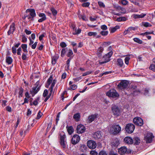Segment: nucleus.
Listing matches in <instances>:
<instances>
[{
  "instance_id": "f257e3e1",
  "label": "nucleus",
  "mask_w": 155,
  "mask_h": 155,
  "mask_svg": "<svg viewBox=\"0 0 155 155\" xmlns=\"http://www.w3.org/2000/svg\"><path fill=\"white\" fill-rule=\"evenodd\" d=\"M53 79L52 76L51 75V76L48 79L45 86L46 87L48 88V87L50 84L52 83L51 87L49 89V90L50 91V92L49 95L50 96L51 95L52 92H53V88L54 87L56 82L55 79L53 80Z\"/></svg>"
},
{
  "instance_id": "f03ea898",
  "label": "nucleus",
  "mask_w": 155,
  "mask_h": 155,
  "mask_svg": "<svg viewBox=\"0 0 155 155\" xmlns=\"http://www.w3.org/2000/svg\"><path fill=\"white\" fill-rule=\"evenodd\" d=\"M106 95L110 97L116 99H117L119 96L118 93L116 90L114 89H110L109 91L107 92Z\"/></svg>"
},
{
  "instance_id": "7ed1b4c3",
  "label": "nucleus",
  "mask_w": 155,
  "mask_h": 155,
  "mask_svg": "<svg viewBox=\"0 0 155 155\" xmlns=\"http://www.w3.org/2000/svg\"><path fill=\"white\" fill-rule=\"evenodd\" d=\"M112 54L113 52L111 51L105 55L102 58V60L103 61L102 62L99 61V64H102L109 61H110V58L112 56Z\"/></svg>"
},
{
  "instance_id": "20e7f679",
  "label": "nucleus",
  "mask_w": 155,
  "mask_h": 155,
  "mask_svg": "<svg viewBox=\"0 0 155 155\" xmlns=\"http://www.w3.org/2000/svg\"><path fill=\"white\" fill-rule=\"evenodd\" d=\"M121 127L118 125L114 124L111 127L110 130L114 134H117L121 131Z\"/></svg>"
},
{
  "instance_id": "39448f33",
  "label": "nucleus",
  "mask_w": 155,
  "mask_h": 155,
  "mask_svg": "<svg viewBox=\"0 0 155 155\" xmlns=\"http://www.w3.org/2000/svg\"><path fill=\"white\" fill-rule=\"evenodd\" d=\"M129 84V82L126 80H122L118 85L119 89L122 90L127 88Z\"/></svg>"
},
{
  "instance_id": "423d86ee",
  "label": "nucleus",
  "mask_w": 155,
  "mask_h": 155,
  "mask_svg": "<svg viewBox=\"0 0 155 155\" xmlns=\"http://www.w3.org/2000/svg\"><path fill=\"white\" fill-rule=\"evenodd\" d=\"M135 128V126L132 124H128L125 127L126 131L128 133H132L133 132Z\"/></svg>"
},
{
  "instance_id": "0eeeda50",
  "label": "nucleus",
  "mask_w": 155,
  "mask_h": 155,
  "mask_svg": "<svg viewBox=\"0 0 155 155\" xmlns=\"http://www.w3.org/2000/svg\"><path fill=\"white\" fill-rule=\"evenodd\" d=\"M112 110L114 115L118 116L120 114V110L117 106L115 105L113 106L112 107Z\"/></svg>"
},
{
  "instance_id": "6e6552de",
  "label": "nucleus",
  "mask_w": 155,
  "mask_h": 155,
  "mask_svg": "<svg viewBox=\"0 0 155 155\" xmlns=\"http://www.w3.org/2000/svg\"><path fill=\"white\" fill-rule=\"evenodd\" d=\"M133 122L136 125L139 126H142L143 124V120L140 117H136L134 118L133 120Z\"/></svg>"
},
{
  "instance_id": "1a4fd4ad",
  "label": "nucleus",
  "mask_w": 155,
  "mask_h": 155,
  "mask_svg": "<svg viewBox=\"0 0 155 155\" xmlns=\"http://www.w3.org/2000/svg\"><path fill=\"white\" fill-rule=\"evenodd\" d=\"M87 144L88 147L91 149H95L97 146L96 143L92 140L88 141L87 142Z\"/></svg>"
},
{
  "instance_id": "9d476101",
  "label": "nucleus",
  "mask_w": 155,
  "mask_h": 155,
  "mask_svg": "<svg viewBox=\"0 0 155 155\" xmlns=\"http://www.w3.org/2000/svg\"><path fill=\"white\" fill-rule=\"evenodd\" d=\"M80 140V137L78 135H74L71 139V143L73 145H75Z\"/></svg>"
},
{
  "instance_id": "9b49d317",
  "label": "nucleus",
  "mask_w": 155,
  "mask_h": 155,
  "mask_svg": "<svg viewBox=\"0 0 155 155\" xmlns=\"http://www.w3.org/2000/svg\"><path fill=\"white\" fill-rule=\"evenodd\" d=\"M154 137L153 134L151 133H148L145 139L146 143H151L152 140V138Z\"/></svg>"
},
{
  "instance_id": "f8f14e48",
  "label": "nucleus",
  "mask_w": 155,
  "mask_h": 155,
  "mask_svg": "<svg viewBox=\"0 0 155 155\" xmlns=\"http://www.w3.org/2000/svg\"><path fill=\"white\" fill-rule=\"evenodd\" d=\"M118 151L119 153L121 155L124 154L126 153H130V151L127 150V148L125 147H122L119 148Z\"/></svg>"
},
{
  "instance_id": "ddd939ff",
  "label": "nucleus",
  "mask_w": 155,
  "mask_h": 155,
  "mask_svg": "<svg viewBox=\"0 0 155 155\" xmlns=\"http://www.w3.org/2000/svg\"><path fill=\"white\" fill-rule=\"evenodd\" d=\"M85 130V127L82 125L80 124L77 126V133L78 134H81L84 133Z\"/></svg>"
},
{
  "instance_id": "4468645a",
  "label": "nucleus",
  "mask_w": 155,
  "mask_h": 155,
  "mask_svg": "<svg viewBox=\"0 0 155 155\" xmlns=\"http://www.w3.org/2000/svg\"><path fill=\"white\" fill-rule=\"evenodd\" d=\"M36 84L37 86L33 87L32 90L30 91L31 94L32 95V96H34V95L36 94L39 91L40 86H39L37 87L38 86V84L37 83H36Z\"/></svg>"
},
{
  "instance_id": "2eb2a0df",
  "label": "nucleus",
  "mask_w": 155,
  "mask_h": 155,
  "mask_svg": "<svg viewBox=\"0 0 155 155\" xmlns=\"http://www.w3.org/2000/svg\"><path fill=\"white\" fill-rule=\"evenodd\" d=\"M136 87V86H135L134 87H132L131 88V90L132 92L130 93V95L132 94L133 95H137L140 93V91L138 89H135Z\"/></svg>"
},
{
  "instance_id": "dca6fc26",
  "label": "nucleus",
  "mask_w": 155,
  "mask_h": 155,
  "mask_svg": "<svg viewBox=\"0 0 155 155\" xmlns=\"http://www.w3.org/2000/svg\"><path fill=\"white\" fill-rule=\"evenodd\" d=\"M97 114H92L88 117V120L89 123L92 122L97 116Z\"/></svg>"
},
{
  "instance_id": "f3484780",
  "label": "nucleus",
  "mask_w": 155,
  "mask_h": 155,
  "mask_svg": "<svg viewBox=\"0 0 155 155\" xmlns=\"http://www.w3.org/2000/svg\"><path fill=\"white\" fill-rule=\"evenodd\" d=\"M125 142L128 144H131L133 142L132 139L130 137H126L124 139Z\"/></svg>"
},
{
  "instance_id": "a211bd4d",
  "label": "nucleus",
  "mask_w": 155,
  "mask_h": 155,
  "mask_svg": "<svg viewBox=\"0 0 155 155\" xmlns=\"http://www.w3.org/2000/svg\"><path fill=\"white\" fill-rule=\"evenodd\" d=\"M26 12H30V15L31 17H35L36 16L35 10L34 9H30L26 10Z\"/></svg>"
},
{
  "instance_id": "6ab92c4d",
  "label": "nucleus",
  "mask_w": 155,
  "mask_h": 155,
  "mask_svg": "<svg viewBox=\"0 0 155 155\" xmlns=\"http://www.w3.org/2000/svg\"><path fill=\"white\" fill-rule=\"evenodd\" d=\"M102 133L101 131H97L95 133L94 137L95 138L99 139L102 137Z\"/></svg>"
},
{
  "instance_id": "aec40b11",
  "label": "nucleus",
  "mask_w": 155,
  "mask_h": 155,
  "mask_svg": "<svg viewBox=\"0 0 155 155\" xmlns=\"http://www.w3.org/2000/svg\"><path fill=\"white\" fill-rule=\"evenodd\" d=\"M80 117V115L79 113H77L74 114L73 116V118L75 120L78 121L79 120Z\"/></svg>"
},
{
  "instance_id": "412c9836",
  "label": "nucleus",
  "mask_w": 155,
  "mask_h": 155,
  "mask_svg": "<svg viewBox=\"0 0 155 155\" xmlns=\"http://www.w3.org/2000/svg\"><path fill=\"white\" fill-rule=\"evenodd\" d=\"M133 142L134 143V144L138 145L140 142V140L138 137H135L134 139Z\"/></svg>"
},
{
  "instance_id": "4be33fe9",
  "label": "nucleus",
  "mask_w": 155,
  "mask_h": 155,
  "mask_svg": "<svg viewBox=\"0 0 155 155\" xmlns=\"http://www.w3.org/2000/svg\"><path fill=\"white\" fill-rule=\"evenodd\" d=\"M146 15L145 14L142 13L140 15H135L134 16V17L135 18H142L145 16Z\"/></svg>"
},
{
  "instance_id": "5701e85b",
  "label": "nucleus",
  "mask_w": 155,
  "mask_h": 155,
  "mask_svg": "<svg viewBox=\"0 0 155 155\" xmlns=\"http://www.w3.org/2000/svg\"><path fill=\"white\" fill-rule=\"evenodd\" d=\"M12 61V58L10 57H7L6 58V62L8 64H11Z\"/></svg>"
},
{
  "instance_id": "b1692460",
  "label": "nucleus",
  "mask_w": 155,
  "mask_h": 155,
  "mask_svg": "<svg viewBox=\"0 0 155 155\" xmlns=\"http://www.w3.org/2000/svg\"><path fill=\"white\" fill-rule=\"evenodd\" d=\"M100 33L103 36H106L107 35L108 32L107 31L102 30L100 32Z\"/></svg>"
},
{
  "instance_id": "393cba45",
  "label": "nucleus",
  "mask_w": 155,
  "mask_h": 155,
  "mask_svg": "<svg viewBox=\"0 0 155 155\" xmlns=\"http://www.w3.org/2000/svg\"><path fill=\"white\" fill-rule=\"evenodd\" d=\"M118 64L121 67H122L123 64V62L121 58H119L117 59Z\"/></svg>"
},
{
  "instance_id": "a878e982",
  "label": "nucleus",
  "mask_w": 155,
  "mask_h": 155,
  "mask_svg": "<svg viewBox=\"0 0 155 155\" xmlns=\"http://www.w3.org/2000/svg\"><path fill=\"white\" fill-rule=\"evenodd\" d=\"M15 29V24L14 23H13L11 25L9 30L12 31V33L14 32Z\"/></svg>"
},
{
  "instance_id": "bb28decb",
  "label": "nucleus",
  "mask_w": 155,
  "mask_h": 155,
  "mask_svg": "<svg viewBox=\"0 0 155 155\" xmlns=\"http://www.w3.org/2000/svg\"><path fill=\"white\" fill-rule=\"evenodd\" d=\"M134 40L135 42H137L139 44H141L142 43V40L138 38H134Z\"/></svg>"
},
{
  "instance_id": "cd10ccee",
  "label": "nucleus",
  "mask_w": 155,
  "mask_h": 155,
  "mask_svg": "<svg viewBox=\"0 0 155 155\" xmlns=\"http://www.w3.org/2000/svg\"><path fill=\"white\" fill-rule=\"evenodd\" d=\"M68 131L69 134H71L73 132V129L71 127H69L68 129Z\"/></svg>"
},
{
  "instance_id": "c85d7f7f",
  "label": "nucleus",
  "mask_w": 155,
  "mask_h": 155,
  "mask_svg": "<svg viewBox=\"0 0 155 155\" xmlns=\"http://www.w3.org/2000/svg\"><path fill=\"white\" fill-rule=\"evenodd\" d=\"M66 137L65 135L64 134H63L62 135L61 134L60 135V141H65V138Z\"/></svg>"
},
{
  "instance_id": "c756f323",
  "label": "nucleus",
  "mask_w": 155,
  "mask_h": 155,
  "mask_svg": "<svg viewBox=\"0 0 155 155\" xmlns=\"http://www.w3.org/2000/svg\"><path fill=\"white\" fill-rule=\"evenodd\" d=\"M51 11L52 12V13L53 15H55L57 14V12L56 11V10L55 9V8H51Z\"/></svg>"
},
{
  "instance_id": "7c9ffc66",
  "label": "nucleus",
  "mask_w": 155,
  "mask_h": 155,
  "mask_svg": "<svg viewBox=\"0 0 155 155\" xmlns=\"http://www.w3.org/2000/svg\"><path fill=\"white\" fill-rule=\"evenodd\" d=\"M97 35V33L96 32H89L88 33V35L89 36H93L94 37L95 36Z\"/></svg>"
},
{
  "instance_id": "2f4dec72",
  "label": "nucleus",
  "mask_w": 155,
  "mask_h": 155,
  "mask_svg": "<svg viewBox=\"0 0 155 155\" xmlns=\"http://www.w3.org/2000/svg\"><path fill=\"white\" fill-rule=\"evenodd\" d=\"M90 5V3L89 2H87L83 3L82 4V6L83 7H88Z\"/></svg>"
},
{
  "instance_id": "473e14b6",
  "label": "nucleus",
  "mask_w": 155,
  "mask_h": 155,
  "mask_svg": "<svg viewBox=\"0 0 155 155\" xmlns=\"http://www.w3.org/2000/svg\"><path fill=\"white\" fill-rule=\"evenodd\" d=\"M98 4L100 7L104 8L105 7L104 4L102 2H101V1L98 2Z\"/></svg>"
},
{
  "instance_id": "72a5a7b5",
  "label": "nucleus",
  "mask_w": 155,
  "mask_h": 155,
  "mask_svg": "<svg viewBox=\"0 0 155 155\" xmlns=\"http://www.w3.org/2000/svg\"><path fill=\"white\" fill-rule=\"evenodd\" d=\"M143 25L145 27H150L152 26L150 24L147 22L143 23Z\"/></svg>"
},
{
  "instance_id": "f704fd0d",
  "label": "nucleus",
  "mask_w": 155,
  "mask_h": 155,
  "mask_svg": "<svg viewBox=\"0 0 155 155\" xmlns=\"http://www.w3.org/2000/svg\"><path fill=\"white\" fill-rule=\"evenodd\" d=\"M73 54V52L71 50L69 49L68 51V52L67 54V56L68 57H71Z\"/></svg>"
},
{
  "instance_id": "c9c22d12",
  "label": "nucleus",
  "mask_w": 155,
  "mask_h": 155,
  "mask_svg": "<svg viewBox=\"0 0 155 155\" xmlns=\"http://www.w3.org/2000/svg\"><path fill=\"white\" fill-rule=\"evenodd\" d=\"M66 52V48H63L62 49L61 53V56L63 57L64 55L65 54Z\"/></svg>"
},
{
  "instance_id": "e433bc0d",
  "label": "nucleus",
  "mask_w": 155,
  "mask_h": 155,
  "mask_svg": "<svg viewBox=\"0 0 155 155\" xmlns=\"http://www.w3.org/2000/svg\"><path fill=\"white\" fill-rule=\"evenodd\" d=\"M60 144L61 146L63 148H65L66 147V141H61Z\"/></svg>"
},
{
  "instance_id": "4c0bfd02",
  "label": "nucleus",
  "mask_w": 155,
  "mask_h": 155,
  "mask_svg": "<svg viewBox=\"0 0 155 155\" xmlns=\"http://www.w3.org/2000/svg\"><path fill=\"white\" fill-rule=\"evenodd\" d=\"M22 41L23 43L26 42L27 41V38L25 36V35H22Z\"/></svg>"
},
{
  "instance_id": "58836bf2",
  "label": "nucleus",
  "mask_w": 155,
  "mask_h": 155,
  "mask_svg": "<svg viewBox=\"0 0 155 155\" xmlns=\"http://www.w3.org/2000/svg\"><path fill=\"white\" fill-rule=\"evenodd\" d=\"M118 28H119V26H116L115 27L112 28L110 31V32L113 33Z\"/></svg>"
},
{
  "instance_id": "ea45409f",
  "label": "nucleus",
  "mask_w": 155,
  "mask_h": 155,
  "mask_svg": "<svg viewBox=\"0 0 155 155\" xmlns=\"http://www.w3.org/2000/svg\"><path fill=\"white\" fill-rule=\"evenodd\" d=\"M101 28L103 30H106L107 29V26L105 25H103L101 26Z\"/></svg>"
},
{
  "instance_id": "a19ab883",
  "label": "nucleus",
  "mask_w": 155,
  "mask_h": 155,
  "mask_svg": "<svg viewBox=\"0 0 155 155\" xmlns=\"http://www.w3.org/2000/svg\"><path fill=\"white\" fill-rule=\"evenodd\" d=\"M42 115V114L41 113V112L40 111H39L36 117V119H39L41 117Z\"/></svg>"
},
{
  "instance_id": "79ce46f5",
  "label": "nucleus",
  "mask_w": 155,
  "mask_h": 155,
  "mask_svg": "<svg viewBox=\"0 0 155 155\" xmlns=\"http://www.w3.org/2000/svg\"><path fill=\"white\" fill-rule=\"evenodd\" d=\"M23 91V89L21 87L19 88V94L20 96L21 97L22 96V93Z\"/></svg>"
},
{
  "instance_id": "37998d69",
  "label": "nucleus",
  "mask_w": 155,
  "mask_h": 155,
  "mask_svg": "<svg viewBox=\"0 0 155 155\" xmlns=\"http://www.w3.org/2000/svg\"><path fill=\"white\" fill-rule=\"evenodd\" d=\"M39 16L40 17H41L45 18V19H46V17L45 15L43 13H41L39 14Z\"/></svg>"
},
{
  "instance_id": "c03bdc74",
  "label": "nucleus",
  "mask_w": 155,
  "mask_h": 155,
  "mask_svg": "<svg viewBox=\"0 0 155 155\" xmlns=\"http://www.w3.org/2000/svg\"><path fill=\"white\" fill-rule=\"evenodd\" d=\"M143 91L144 92L143 94L144 95H147V94H148V93L149 92L148 89H147V88H145L144 89Z\"/></svg>"
},
{
  "instance_id": "a18cd8bd",
  "label": "nucleus",
  "mask_w": 155,
  "mask_h": 155,
  "mask_svg": "<svg viewBox=\"0 0 155 155\" xmlns=\"http://www.w3.org/2000/svg\"><path fill=\"white\" fill-rule=\"evenodd\" d=\"M149 69L153 71H155V65L153 64L151 65L149 67Z\"/></svg>"
},
{
  "instance_id": "49530a36",
  "label": "nucleus",
  "mask_w": 155,
  "mask_h": 155,
  "mask_svg": "<svg viewBox=\"0 0 155 155\" xmlns=\"http://www.w3.org/2000/svg\"><path fill=\"white\" fill-rule=\"evenodd\" d=\"M60 45L62 48H64L67 46L66 43L64 42H62L60 44Z\"/></svg>"
},
{
  "instance_id": "de8ad7c7",
  "label": "nucleus",
  "mask_w": 155,
  "mask_h": 155,
  "mask_svg": "<svg viewBox=\"0 0 155 155\" xmlns=\"http://www.w3.org/2000/svg\"><path fill=\"white\" fill-rule=\"evenodd\" d=\"M70 87L71 89L74 90L77 88V86L75 84L72 85Z\"/></svg>"
},
{
  "instance_id": "09e8293b",
  "label": "nucleus",
  "mask_w": 155,
  "mask_h": 155,
  "mask_svg": "<svg viewBox=\"0 0 155 155\" xmlns=\"http://www.w3.org/2000/svg\"><path fill=\"white\" fill-rule=\"evenodd\" d=\"M91 71H87L83 73L82 75V76H85L86 75H88V74H91Z\"/></svg>"
},
{
  "instance_id": "8fccbe9b",
  "label": "nucleus",
  "mask_w": 155,
  "mask_h": 155,
  "mask_svg": "<svg viewBox=\"0 0 155 155\" xmlns=\"http://www.w3.org/2000/svg\"><path fill=\"white\" fill-rule=\"evenodd\" d=\"M75 33H74V35H77L80 34L81 32V29L80 28H78V29L76 30H75Z\"/></svg>"
},
{
  "instance_id": "3c124183",
  "label": "nucleus",
  "mask_w": 155,
  "mask_h": 155,
  "mask_svg": "<svg viewBox=\"0 0 155 155\" xmlns=\"http://www.w3.org/2000/svg\"><path fill=\"white\" fill-rule=\"evenodd\" d=\"M48 93V90H45L44 92L43 95L44 97H45L47 95Z\"/></svg>"
},
{
  "instance_id": "603ef678",
  "label": "nucleus",
  "mask_w": 155,
  "mask_h": 155,
  "mask_svg": "<svg viewBox=\"0 0 155 155\" xmlns=\"http://www.w3.org/2000/svg\"><path fill=\"white\" fill-rule=\"evenodd\" d=\"M130 58L129 57H127L125 59V62L126 64H128L129 63V60Z\"/></svg>"
},
{
  "instance_id": "864d4df0",
  "label": "nucleus",
  "mask_w": 155,
  "mask_h": 155,
  "mask_svg": "<svg viewBox=\"0 0 155 155\" xmlns=\"http://www.w3.org/2000/svg\"><path fill=\"white\" fill-rule=\"evenodd\" d=\"M90 153L91 155H97V153L94 150H91L90 152Z\"/></svg>"
},
{
  "instance_id": "5fc2aeb1",
  "label": "nucleus",
  "mask_w": 155,
  "mask_h": 155,
  "mask_svg": "<svg viewBox=\"0 0 155 155\" xmlns=\"http://www.w3.org/2000/svg\"><path fill=\"white\" fill-rule=\"evenodd\" d=\"M37 42H35L33 45H31V48L33 49H35L36 48L37 44Z\"/></svg>"
},
{
  "instance_id": "6e6d98bb",
  "label": "nucleus",
  "mask_w": 155,
  "mask_h": 155,
  "mask_svg": "<svg viewBox=\"0 0 155 155\" xmlns=\"http://www.w3.org/2000/svg\"><path fill=\"white\" fill-rule=\"evenodd\" d=\"M57 59L58 58H53L52 59V63L53 64H55Z\"/></svg>"
},
{
  "instance_id": "4d7b16f0",
  "label": "nucleus",
  "mask_w": 155,
  "mask_h": 155,
  "mask_svg": "<svg viewBox=\"0 0 155 155\" xmlns=\"http://www.w3.org/2000/svg\"><path fill=\"white\" fill-rule=\"evenodd\" d=\"M128 2L126 0H122L121 1V3L124 5H126L128 3Z\"/></svg>"
},
{
  "instance_id": "13d9d810",
  "label": "nucleus",
  "mask_w": 155,
  "mask_h": 155,
  "mask_svg": "<svg viewBox=\"0 0 155 155\" xmlns=\"http://www.w3.org/2000/svg\"><path fill=\"white\" fill-rule=\"evenodd\" d=\"M39 99V98H38L36 100L34 101L33 102V104L35 106H36L38 104V100Z\"/></svg>"
},
{
  "instance_id": "bf43d9fd",
  "label": "nucleus",
  "mask_w": 155,
  "mask_h": 155,
  "mask_svg": "<svg viewBox=\"0 0 155 155\" xmlns=\"http://www.w3.org/2000/svg\"><path fill=\"white\" fill-rule=\"evenodd\" d=\"M110 155H117V153L114 151L111 150L110 153Z\"/></svg>"
},
{
  "instance_id": "052dcab7",
  "label": "nucleus",
  "mask_w": 155,
  "mask_h": 155,
  "mask_svg": "<svg viewBox=\"0 0 155 155\" xmlns=\"http://www.w3.org/2000/svg\"><path fill=\"white\" fill-rule=\"evenodd\" d=\"M25 32L26 34L28 35H30L31 33V31H29L27 29L25 30Z\"/></svg>"
},
{
  "instance_id": "680f3d73",
  "label": "nucleus",
  "mask_w": 155,
  "mask_h": 155,
  "mask_svg": "<svg viewBox=\"0 0 155 155\" xmlns=\"http://www.w3.org/2000/svg\"><path fill=\"white\" fill-rule=\"evenodd\" d=\"M27 57L26 55L24 53H23L22 56V59L23 60H25L26 59Z\"/></svg>"
},
{
  "instance_id": "e2e57ef3",
  "label": "nucleus",
  "mask_w": 155,
  "mask_h": 155,
  "mask_svg": "<svg viewBox=\"0 0 155 155\" xmlns=\"http://www.w3.org/2000/svg\"><path fill=\"white\" fill-rule=\"evenodd\" d=\"M130 1L132 2L135 5H139V4L137 2H136L134 1L133 0H129Z\"/></svg>"
},
{
  "instance_id": "0e129e2a",
  "label": "nucleus",
  "mask_w": 155,
  "mask_h": 155,
  "mask_svg": "<svg viewBox=\"0 0 155 155\" xmlns=\"http://www.w3.org/2000/svg\"><path fill=\"white\" fill-rule=\"evenodd\" d=\"M12 53L13 54H15L16 52V49L14 47H13L12 48Z\"/></svg>"
},
{
  "instance_id": "69168bd1",
  "label": "nucleus",
  "mask_w": 155,
  "mask_h": 155,
  "mask_svg": "<svg viewBox=\"0 0 155 155\" xmlns=\"http://www.w3.org/2000/svg\"><path fill=\"white\" fill-rule=\"evenodd\" d=\"M111 44L110 42H105L104 43L103 45L104 46H107Z\"/></svg>"
},
{
  "instance_id": "338daca9",
  "label": "nucleus",
  "mask_w": 155,
  "mask_h": 155,
  "mask_svg": "<svg viewBox=\"0 0 155 155\" xmlns=\"http://www.w3.org/2000/svg\"><path fill=\"white\" fill-rule=\"evenodd\" d=\"M21 47L23 49H27V45L26 44H23L21 45Z\"/></svg>"
},
{
  "instance_id": "774afa93",
  "label": "nucleus",
  "mask_w": 155,
  "mask_h": 155,
  "mask_svg": "<svg viewBox=\"0 0 155 155\" xmlns=\"http://www.w3.org/2000/svg\"><path fill=\"white\" fill-rule=\"evenodd\" d=\"M99 155H107V154L105 152L101 151L99 153Z\"/></svg>"
}]
</instances>
